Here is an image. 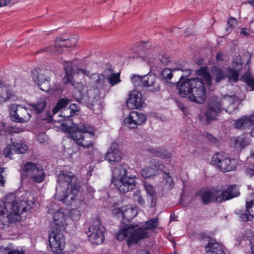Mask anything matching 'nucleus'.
<instances>
[{"mask_svg": "<svg viewBox=\"0 0 254 254\" xmlns=\"http://www.w3.org/2000/svg\"><path fill=\"white\" fill-rule=\"evenodd\" d=\"M47 103L45 99H40L36 103H31L29 105L35 114H40L45 110Z\"/></svg>", "mask_w": 254, "mask_h": 254, "instance_id": "obj_31", "label": "nucleus"}, {"mask_svg": "<svg viewBox=\"0 0 254 254\" xmlns=\"http://www.w3.org/2000/svg\"><path fill=\"white\" fill-rule=\"evenodd\" d=\"M117 142H113L109 148L105 156V159L109 163L118 162L121 159V153L118 148Z\"/></svg>", "mask_w": 254, "mask_h": 254, "instance_id": "obj_19", "label": "nucleus"}, {"mask_svg": "<svg viewBox=\"0 0 254 254\" xmlns=\"http://www.w3.org/2000/svg\"><path fill=\"white\" fill-rule=\"evenodd\" d=\"M90 78L96 88L105 89L107 81H106V77L103 74L94 73L91 74Z\"/></svg>", "mask_w": 254, "mask_h": 254, "instance_id": "obj_26", "label": "nucleus"}, {"mask_svg": "<svg viewBox=\"0 0 254 254\" xmlns=\"http://www.w3.org/2000/svg\"><path fill=\"white\" fill-rule=\"evenodd\" d=\"M67 108L69 109V111L73 116L79 114V111L76 104H71Z\"/></svg>", "mask_w": 254, "mask_h": 254, "instance_id": "obj_55", "label": "nucleus"}, {"mask_svg": "<svg viewBox=\"0 0 254 254\" xmlns=\"http://www.w3.org/2000/svg\"><path fill=\"white\" fill-rule=\"evenodd\" d=\"M144 87H150L149 90L152 92H157L160 90V85L154 74L148 73L144 75Z\"/></svg>", "mask_w": 254, "mask_h": 254, "instance_id": "obj_22", "label": "nucleus"}, {"mask_svg": "<svg viewBox=\"0 0 254 254\" xmlns=\"http://www.w3.org/2000/svg\"><path fill=\"white\" fill-rule=\"evenodd\" d=\"M124 166L119 165L112 169L113 178L111 181V184L115 186L121 195L125 194L127 192V170Z\"/></svg>", "mask_w": 254, "mask_h": 254, "instance_id": "obj_7", "label": "nucleus"}, {"mask_svg": "<svg viewBox=\"0 0 254 254\" xmlns=\"http://www.w3.org/2000/svg\"><path fill=\"white\" fill-rule=\"evenodd\" d=\"M68 133L70 138L78 146L89 148L94 145L95 129L93 126L81 123Z\"/></svg>", "mask_w": 254, "mask_h": 254, "instance_id": "obj_4", "label": "nucleus"}, {"mask_svg": "<svg viewBox=\"0 0 254 254\" xmlns=\"http://www.w3.org/2000/svg\"><path fill=\"white\" fill-rule=\"evenodd\" d=\"M53 220L54 222L51 226L49 242L52 251L58 254L64 248V237L61 231L67 225L65 215L64 212L57 210L54 212Z\"/></svg>", "mask_w": 254, "mask_h": 254, "instance_id": "obj_2", "label": "nucleus"}, {"mask_svg": "<svg viewBox=\"0 0 254 254\" xmlns=\"http://www.w3.org/2000/svg\"><path fill=\"white\" fill-rule=\"evenodd\" d=\"M128 95V103L132 104V106L136 109L143 107L144 100L140 92L133 90L130 92Z\"/></svg>", "mask_w": 254, "mask_h": 254, "instance_id": "obj_21", "label": "nucleus"}, {"mask_svg": "<svg viewBox=\"0 0 254 254\" xmlns=\"http://www.w3.org/2000/svg\"><path fill=\"white\" fill-rule=\"evenodd\" d=\"M14 152L13 143L6 146L4 150L3 154L5 157H11V155Z\"/></svg>", "mask_w": 254, "mask_h": 254, "instance_id": "obj_52", "label": "nucleus"}, {"mask_svg": "<svg viewBox=\"0 0 254 254\" xmlns=\"http://www.w3.org/2000/svg\"><path fill=\"white\" fill-rule=\"evenodd\" d=\"M211 163L223 172L231 171L236 168L235 160L231 159L223 152L216 153L212 158Z\"/></svg>", "mask_w": 254, "mask_h": 254, "instance_id": "obj_8", "label": "nucleus"}, {"mask_svg": "<svg viewBox=\"0 0 254 254\" xmlns=\"http://www.w3.org/2000/svg\"><path fill=\"white\" fill-rule=\"evenodd\" d=\"M222 202L231 199L239 195L240 192L237 190L235 185L229 186L226 190L220 192Z\"/></svg>", "mask_w": 254, "mask_h": 254, "instance_id": "obj_25", "label": "nucleus"}, {"mask_svg": "<svg viewBox=\"0 0 254 254\" xmlns=\"http://www.w3.org/2000/svg\"><path fill=\"white\" fill-rule=\"evenodd\" d=\"M205 134V135L207 137V139L211 142H212L216 145L219 144V139L215 136H214L211 133H210L208 132H206Z\"/></svg>", "mask_w": 254, "mask_h": 254, "instance_id": "obj_54", "label": "nucleus"}, {"mask_svg": "<svg viewBox=\"0 0 254 254\" xmlns=\"http://www.w3.org/2000/svg\"><path fill=\"white\" fill-rule=\"evenodd\" d=\"M212 76L211 78H212L216 83H218L222 80H224L227 78V72L220 68L214 67L212 69Z\"/></svg>", "mask_w": 254, "mask_h": 254, "instance_id": "obj_32", "label": "nucleus"}, {"mask_svg": "<svg viewBox=\"0 0 254 254\" xmlns=\"http://www.w3.org/2000/svg\"><path fill=\"white\" fill-rule=\"evenodd\" d=\"M10 254H24V253L22 251H19V250L17 249L11 250L10 249Z\"/></svg>", "mask_w": 254, "mask_h": 254, "instance_id": "obj_64", "label": "nucleus"}, {"mask_svg": "<svg viewBox=\"0 0 254 254\" xmlns=\"http://www.w3.org/2000/svg\"><path fill=\"white\" fill-rule=\"evenodd\" d=\"M241 80L246 83L252 89L254 90V78H253L251 73L246 72L241 77Z\"/></svg>", "mask_w": 254, "mask_h": 254, "instance_id": "obj_40", "label": "nucleus"}, {"mask_svg": "<svg viewBox=\"0 0 254 254\" xmlns=\"http://www.w3.org/2000/svg\"><path fill=\"white\" fill-rule=\"evenodd\" d=\"M10 249L8 247H0V254H10Z\"/></svg>", "mask_w": 254, "mask_h": 254, "instance_id": "obj_60", "label": "nucleus"}, {"mask_svg": "<svg viewBox=\"0 0 254 254\" xmlns=\"http://www.w3.org/2000/svg\"><path fill=\"white\" fill-rule=\"evenodd\" d=\"M7 90L6 87L3 86L2 81H0V98L5 99V96L7 95Z\"/></svg>", "mask_w": 254, "mask_h": 254, "instance_id": "obj_56", "label": "nucleus"}, {"mask_svg": "<svg viewBox=\"0 0 254 254\" xmlns=\"http://www.w3.org/2000/svg\"><path fill=\"white\" fill-rule=\"evenodd\" d=\"M177 70V69H171L168 68H166L163 69L161 73L160 76L164 83L169 87H172L173 85L176 84L177 86V83L176 82H172L171 81V79L173 77V71H176Z\"/></svg>", "mask_w": 254, "mask_h": 254, "instance_id": "obj_27", "label": "nucleus"}, {"mask_svg": "<svg viewBox=\"0 0 254 254\" xmlns=\"http://www.w3.org/2000/svg\"><path fill=\"white\" fill-rule=\"evenodd\" d=\"M159 224V219L158 218L156 217L146 221L143 227L144 229H145L147 231L148 230H153L157 228Z\"/></svg>", "mask_w": 254, "mask_h": 254, "instance_id": "obj_38", "label": "nucleus"}, {"mask_svg": "<svg viewBox=\"0 0 254 254\" xmlns=\"http://www.w3.org/2000/svg\"><path fill=\"white\" fill-rule=\"evenodd\" d=\"M254 126V114L243 116L235 121V128L239 129H251Z\"/></svg>", "mask_w": 254, "mask_h": 254, "instance_id": "obj_20", "label": "nucleus"}, {"mask_svg": "<svg viewBox=\"0 0 254 254\" xmlns=\"http://www.w3.org/2000/svg\"><path fill=\"white\" fill-rule=\"evenodd\" d=\"M163 174L166 175V176L164 177V179L165 180V183L164 184L165 186L166 189L170 190L174 188V183L173 180L169 173L164 172Z\"/></svg>", "mask_w": 254, "mask_h": 254, "instance_id": "obj_44", "label": "nucleus"}, {"mask_svg": "<svg viewBox=\"0 0 254 254\" xmlns=\"http://www.w3.org/2000/svg\"><path fill=\"white\" fill-rule=\"evenodd\" d=\"M57 182L60 186L66 188L65 192L62 190L63 195H58L59 199L67 205H70L80 190L77 178L72 173L62 170L58 176Z\"/></svg>", "mask_w": 254, "mask_h": 254, "instance_id": "obj_3", "label": "nucleus"}, {"mask_svg": "<svg viewBox=\"0 0 254 254\" xmlns=\"http://www.w3.org/2000/svg\"><path fill=\"white\" fill-rule=\"evenodd\" d=\"M128 246L130 247L131 243L137 244L140 240L144 239L149 237L148 232L144 229L143 227H140L132 232L128 231Z\"/></svg>", "mask_w": 254, "mask_h": 254, "instance_id": "obj_17", "label": "nucleus"}, {"mask_svg": "<svg viewBox=\"0 0 254 254\" xmlns=\"http://www.w3.org/2000/svg\"><path fill=\"white\" fill-rule=\"evenodd\" d=\"M136 179L137 178L135 175L128 176V191L134 189L136 184L135 181Z\"/></svg>", "mask_w": 254, "mask_h": 254, "instance_id": "obj_50", "label": "nucleus"}, {"mask_svg": "<svg viewBox=\"0 0 254 254\" xmlns=\"http://www.w3.org/2000/svg\"><path fill=\"white\" fill-rule=\"evenodd\" d=\"M6 203L4 200H0V221L3 226L8 227L10 224L15 223L17 221V214H14L12 211L10 213L7 215L6 217L4 216L5 210L6 209Z\"/></svg>", "mask_w": 254, "mask_h": 254, "instance_id": "obj_15", "label": "nucleus"}, {"mask_svg": "<svg viewBox=\"0 0 254 254\" xmlns=\"http://www.w3.org/2000/svg\"><path fill=\"white\" fill-rule=\"evenodd\" d=\"M50 71L46 69H35L32 72L33 80L42 91L51 93Z\"/></svg>", "mask_w": 254, "mask_h": 254, "instance_id": "obj_10", "label": "nucleus"}, {"mask_svg": "<svg viewBox=\"0 0 254 254\" xmlns=\"http://www.w3.org/2000/svg\"><path fill=\"white\" fill-rule=\"evenodd\" d=\"M81 216L80 211L77 209H72L69 212V217L73 221H77Z\"/></svg>", "mask_w": 254, "mask_h": 254, "instance_id": "obj_51", "label": "nucleus"}, {"mask_svg": "<svg viewBox=\"0 0 254 254\" xmlns=\"http://www.w3.org/2000/svg\"><path fill=\"white\" fill-rule=\"evenodd\" d=\"M60 116L64 118V122L62 124V129L69 132L76 127L78 124L73 123L72 117L73 116L68 108H65L61 111Z\"/></svg>", "mask_w": 254, "mask_h": 254, "instance_id": "obj_16", "label": "nucleus"}, {"mask_svg": "<svg viewBox=\"0 0 254 254\" xmlns=\"http://www.w3.org/2000/svg\"><path fill=\"white\" fill-rule=\"evenodd\" d=\"M21 176L31 182L41 183L45 180L46 173L42 166L29 161L23 166Z\"/></svg>", "mask_w": 254, "mask_h": 254, "instance_id": "obj_5", "label": "nucleus"}, {"mask_svg": "<svg viewBox=\"0 0 254 254\" xmlns=\"http://www.w3.org/2000/svg\"><path fill=\"white\" fill-rule=\"evenodd\" d=\"M245 173L246 175L251 177L254 176V163L246 169Z\"/></svg>", "mask_w": 254, "mask_h": 254, "instance_id": "obj_57", "label": "nucleus"}, {"mask_svg": "<svg viewBox=\"0 0 254 254\" xmlns=\"http://www.w3.org/2000/svg\"><path fill=\"white\" fill-rule=\"evenodd\" d=\"M250 213H243V211L240 210H238L236 212V214L239 215V218L243 222H247L250 220V217H252V214H250Z\"/></svg>", "mask_w": 254, "mask_h": 254, "instance_id": "obj_49", "label": "nucleus"}, {"mask_svg": "<svg viewBox=\"0 0 254 254\" xmlns=\"http://www.w3.org/2000/svg\"><path fill=\"white\" fill-rule=\"evenodd\" d=\"M145 50V47L143 43H136L132 45L129 49V58H137L142 57V59L146 61L145 57L141 56Z\"/></svg>", "mask_w": 254, "mask_h": 254, "instance_id": "obj_24", "label": "nucleus"}, {"mask_svg": "<svg viewBox=\"0 0 254 254\" xmlns=\"http://www.w3.org/2000/svg\"><path fill=\"white\" fill-rule=\"evenodd\" d=\"M14 128L13 127H11V126H9V127H7L3 131V133L4 134V135H6V134H11L14 131Z\"/></svg>", "mask_w": 254, "mask_h": 254, "instance_id": "obj_61", "label": "nucleus"}, {"mask_svg": "<svg viewBox=\"0 0 254 254\" xmlns=\"http://www.w3.org/2000/svg\"><path fill=\"white\" fill-rule=\"evenodd\" d=\"M132 84L136 87H144V75L133 74L130 77Z\"/></svg>", "mask_w": 254, "mask_h": 254, "instance_id": "obj_37", "label": "nucleus"}, {"mask_svg": "<svg viewBox=\"0 0 254 254\" xmlns=\"http://www.w3.org/2000/svg\"><path fill=\"white\" fill-rule=\"evenodd\" d=\"M69 101L67 99H60L56 106L53 109V113L55 115L59 111L64 109L65 108H67V106L69 103Z\"/></svg>", "mask_w": 254, "mask_h": 254, "instance_id": "obj_39", "label": "nucleus"}, {"mask_svg": "<svg viewBox=\"0 0 254 254\" xmlns=\"http://www.w3.org/2000/svg\"><path fill=\"white\" fill-rule=\"evenodd\" d=\"M77 43L76 37H71L69 39H63L61 37H58L56 39L54 50L53 47H47L46 49H42L37 52V53L42 52L43 51H53L57 54H61L63 51L61 49L63 47H70L74 46Z\"/></svg>", "mask_w": 254, "mask_h": 254, "instance_id": "obj_13", "label": "nucleus"}, {"mask_svg": "<svg viewBox=\"0 0 254 254\" xmlns=\"http://www.w3.org/2000/svg\"><path fill=\"white\" fill-rule=\"evenodd\" d=\"M196 74L199 76H202L205 84L208 87H210L211 84V76L210 75L206 66H203L200 67L196 71Z\"/></svg>", "mask_w": 254, "mask_h": 254, "instance_id": "obj_33", "label": "nucleus"}, {"mask_svg": "<svg viewBox=\"0 0 254 254\" xmlns=\"http://www.w3.org/2000/svg\"><path fill=\"white\" fill-rule=\"evenodd\" d=\"M159 59L161 62L164 64H167L170 62V58L169 55L166 54L160 55Z\"/></svg>", "mask_w": 254, "mask_h": 254, "instance_id": "obj_58", "label": "nucleus"}, {"mask_svg": "<svg viewBox=\"0 0 254 254\" xmlns=\"http://www.w3.org/2000/svg\"><path fill=\"white\" fill-rule=\"evenodd\" d=\"M108 79L109 80V83L110 84V85L111 86H114L116 84L119 83L121 81V80L120 79V74H111L109 77H108Z\"/></svg>", "mask_w": 254, "mask_h": 254, "instance_id": "obj_47", "label": "nucleus"}, {"mask_svg": "<svg viewBox=\"0 0 254 254\" xmlns=\"http://www.w3.org/2000/svg\"><path fill=\"white\" fill-rule=\"evenodd\" d=\"M227 70L229 72H227V78H228L231 80H233L234 82L238 81L239 79L238 71L239 70L234 68H228Z\"/></svg>", "mask_w": 254, "mask_h": 254, "instance_id": "obj_43", "label": "nucleus"}, {"mask_svg": "<svg viewBox=\"0 0 254 254\" xmlns=\"http://www.w3.org/2000/svg\"><path fill=\"white\" fill-rule=\"evenodd\" d=\"M61 88V86L60 84H55L54 85V86H51V93H52L53 92H55V91H58V90H59Z\"/></svg>", "mask_w": 254, "mask_h": 254, "instance_id": "obj_63", "label": "nucleus"}, {"mask_svg": "<svg viewBox=\"0 0 254 254\" xmlns=\"http://www.w3.org/2000/svg\"><path fill=\"white\" fill-rule=\"evenodd\" d=\"M148 151L153 155L162 158H170L172 156L171 153L166 152L165 150L158 148H149Z\"/></svg>", "mask_w": 254, "mask_h": 254, "instance_id": "obj_35", "label": "nucleus"}, {"mask_svg": "<svg viewBox=\"0 0 254 254\" xmlns=\"http://www.w3.org/2000/svg\"><path fill=\"white\" fill-rule=\"evenodd\" d=\"M141 174L143 177L148 178L156 175L157 173L154 168L146 167L141 170Z\"/></svg>", "mask_w": 254, "mask_h": 254, "instance_id": "obj_41", "label": "nucleus"}, {"mask_svg": "<svg viewBox=\"0 0 254 254\" xmlns=\"http://www.w3.org/2000/svg\"><path fill=\"white\" fill-rule=\"evenodd\" d=\"M243 240H248L250 245L254 244V232L252 230H248L244 233H242L237 238V241L240 243Z\"/></svg>", "mask_w": 254, "mask_h": 254, "instance_id": "obj_36", "label": "nucleus"}, {"mask_svg": "<svg viewBox=\"0 0 254 254\" xmlns=\"http://www.w3.org/2000/svg\"><path fill=\"white\" fill-rule=\"evenodd\" d=\"M176 103L178 106V107L184 113H185L187 111V108L185 107L184 104L181 101H179L178 100H176Z\"/></svg>", "mask_w": 254, "mask_h": 254, "instance_id": "obj_59", "label": "nucleus"}, {"mask_svg": "<svg viewBox=\"0 0 254 254\" xmlns=\"http://www.w3.org/2000/svg\"><path fill=\"white\" fill-rule=\"evenodd\" d=\"M145 191L150 198V206L154 207L155 206L157 201V194L153 186L147 182L144 183Z\"/></svg>", "mask_w": 254, "mask_h": 254, "instance_id": "obj_29", "label": "nucleus"}, {"mask_svg": "<svg viewBox=\"0 0 254 254\" xmlns=\"http://www.w3.org/2000/svg\"><path fill=\"white\" fill-rule=\"evenodd\" d=\"M130 198L132 199L134 202H137L139 204H143L144 203L145 201L142 197L140 193V190H136L134 191L131 194Z\"/></svg>", "mask_w": 254, "mask_h": 254, "instance_id": "obj_45", "label": "nucleus"}, {"mask_svg": "<svg viewBox=\"0 0 254 254\" xmlns=\"http://www.w3.org/2000/svg\"><path fill=\"white\" fill-rule=\"evenodd\" d=\"M105 231V229L102 225L101 220L97 218L93 221L92 225L86 232V234L91 243L94 245H99L104 240Z\"/></svg>", "mask_w": 254, "mask_h": 254, "instance_id": "obj_9", "label": "nucleus"}, {"mask_svg": "<svg viewBox=\"0 0 254 254\" xmlns=\"http://www.w3.org/2000/svg\"><path fill=\"white\" fill-rule=\"evenodd\" d=\"M65 75L64 78V83H72L73 79V65L70 62H65L64 65Z\"/></svg>", "mask_w": 254, "mask_h": 254, "instance_id": "obj_30", "label": "nucleus"}, {"mask_svg": "<svg viewBox=\"0 0 254 254\" xmlns=\"http://www.w3.org/2000/svg\"><path fill=\"white\" fill-rule=\"evenodd\" d=\"M9 117L12 122L23 123L27 122L31 116L26 108L12 104L10 106Z\"/></svg>", "mask_w": 254, "mask_h": 254, "instance_id": "obj_11", "label": "nucleus"}, {"mask_svg": "<svg viewBox=\"0 0 254 254\" xmlns=\"http://www.w3.org/2000/svg\"><path fill=\"white\" fill-rule=\"evenodd\" d=\"M246 211L247 212L253 213L252 217L254 218V199L249 202H247L246 204Z\"/></svg>", "mask_w": 254, "mask_h": 254, "instance_id": "obj_53", "label": "nucleus"}, {"mask_svg": "<svg viewBox=\"0 0 254 254\" xmlns=\"http://www.w3.org/2000/svg\"><path fill=\"white\" fill-rule=\"evenodd\" d=\"M222 101L216 96L209 99L204 113L206 123L210 124L213 121H217V117L224 110Z\"/></svg>", "mask_w": 254, "mask_h": 254, "instance_id": "obj_6", "label": "nucleus"}, {"mask_svg": "<svg viewBox=\"0 0 254 254\" xmlns=\"http://www.w3.org/2000/svg\"><path fill=\"white\" fill-rule=\"evenodd\" d=\"M7 207L9 205L12 208V211L14 214H17L19 216L22 214L24 212L26 211L27 206L24 202H21L20 203H17L16 201L13 200L11 203L6 202Z\"/></svg>", "mask_w": 254, "mask_h": 254, "instance_id": "obj_28", "label": "nucleus"}, {"mask_svg": "<svg viewBox=\"0 0 254 254\" xmlns=\"http://www.w3.org/2000/svg\"><path fill=\"white\" fill-rule=\"evenodd\" d=\"M137 214V207H132L128 208V230L134 229L138 226L137 223H131L130 219H133Z\"/></svg>", "mask_w": 254, "mask_h": 254, "instance_id": "obj_34", "label": "nucleus"}, {"mask_svg": "<svg viewBox=\"0 0 254 254\" xmlns=\"http://www.w3.org/2000/svg\"><path fill=\"white\" fill-rule=\"evenodd\" d=\"M187 75H182L176 83L179 94L182 97L188 96L189 101L197 104H203L206 100V90L204 81L198 77L186 79L191 73V70H186Z\"/></svg>", "mask_w": 254, "mask_h": 254, "instance_id": "obj_1", "label": "nucleus"}, {"mask_svg": "<svg viewBox=\"0 0 254 254\" xmlns=\"http://www.w3.org/2000/svg\"><path fill=\"white\" fill-rule=\"evenodd\" d=\"M146 117L142 113L132 111L128 116V125L130 128H136L138 125H140L145 122Z\"/></svg>", "mask_w": 254, "mask_h": 254, "instance_id": "obj_18", "label": "nucleus"}, {"mask_svg": "<svg viewBox=\"0 0 254 254\" xmlns=\"http://www.w3.org/2000/svg\"><path fill=\"white\" fill-rule=\"evenodd\" d=\"M242 61L240 56H237L234 58L232 62L233 68L241 70L242 68Z\"/></svg>", "mask_w": 254, "mask_h": 254, "instance_id": "obj_48", "label": "nucleus"}, {"mask_svg": "<svg viewBox=\"0 0 254 254\" xmlns=\"http://www.w3.org/2000/svg\"><path fill=\"white\" fill-rule=\"evenodd\" d=\"M127 210L126 207L115 208L112 210V214L118 218H122L120 228L117 233L116 238L118 240L122 241L127 237V223L125 220V212Z\"/></svg>", "mask_w": 254, "mask_h": 254, "instance_id": "obj_14", "label": "nucleus"}, {"mask_svg": "<svg viewBox=\"0 0 254 254\" xmlns=\"http://www.w3.org/2000/svg\"><path fill=\"white\" fill-rule=\"evenodd\" d=\"M14 153L18 154L24 153L28 150V146L23 144L19 143H13Z\"/></svg>", "mask_w": 254, "mask_h": 254, "instance_id": "obj_42", "label": "nucleus"}, {"mask_svg": "<svg viewBox=\"0 0 254 254\" xmlns=\"http://www.w3.org/2000/svg\"><path fill=\"white\" fill-rule=\"evenodd\" d=\"M205 254H226L224 247L214 239L208 241L205 246Z\"/></svg>", "mask_w": 254, "mask_h": 254, "instance_id": "obj_23", "label": "nucleus"}, {"mask_svg": "<svg viewBox=\"0 0 254 254\" xmlns=\"http://www.w3.org/2000/svg\"><path fill=\"white\" fill-rule=\"evenodd\" d=\"M220 192L219 190L206 189L199 190L196 194L200 196L203 204L207 205L211 203L222 202Z\"/></svg>", "mask_w": 254, "mask_h": 254, "instance_id": "obj_12", "label": "nucleus"}, {"mask_svg": "<svg viewBox=\"0 0 254 254\" xmlns=\"http://www.w3.org/2000/svg\"><path fill=\"white\" fill-rule=\"evenodd\" d=\"M77 72L78 73H82L83 74L88 76L89 77L91 75H90V72L89 71H87L86 70L82 68H78L77 70Z\"/></svg>", "mask_w": 254, "mask_h": 254, "instance_id": "obj_62", "label": "nucleus"}, {"mask_svg": "<svg viewBox=\"0 0 254 254\" xmlns=\"http://www.w3.org/2000/svg\"><path fill=\"white\" fill-rule=\"evenodd\" d=\"M151 164L154 167L157 173L158 171L165 172L164 169L166 167L165 165L160 161L157 159H152L150 161Z\"/></svg>", "mask_w": 254, "mask_h": 254, "instance_id": "obj_46", "label": "nucleus"}]
</instances>
